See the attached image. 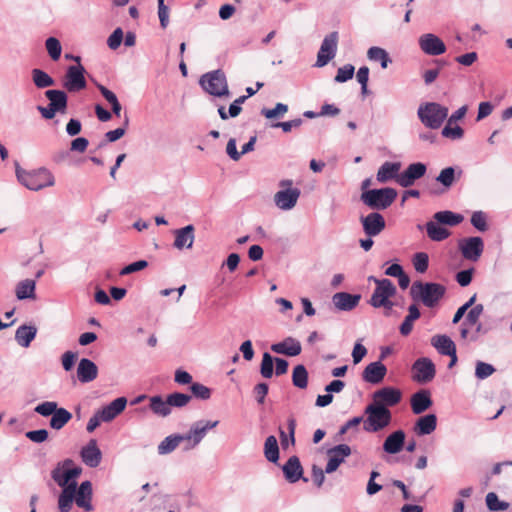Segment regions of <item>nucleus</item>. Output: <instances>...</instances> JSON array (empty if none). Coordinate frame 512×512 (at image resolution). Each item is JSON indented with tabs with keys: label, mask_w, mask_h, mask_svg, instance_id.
Returning <instances> with one entry per match:
<instances>
[{
	"label": "nucleus",
	"mask_w": 512,
	"mask_h": 512,
	"mask_svg": "<svg viewBox=\"0 0 512 512\" xmlns=\"http://www.w3.org/2000/svg\"><path fill=\"white\" fill-rule=\"evenodd\" d=\"M81 473L82 468L74 467L71 459H65L52 470V479L62 488L58 498L60 512H69L72 509L77 487L76 479Z\"/></svg>",
	"instance_id": "obj_1"
},
{
	"label": "nucleus",
	"mask_w": 512,
	"mask_h": 512,
	"mask_svg": "<svg viewBox=\"0 0 512 512\" xmlns=\"http://www.w3.org/2000/svg\"><path fill=\"white\" fill-rule=\"evenodd\" d=\"M15 174L17 180L24 187L32 191H39L55 185V178L53 174L44 167L25 170L18 162H15Z\"/></svg>",
	"instance_id": "obj_2"
},
{
	"label": "nucleus",
	"mask_w": 512,
	"mask_h": 512,
	"mask_svg": "<svg viewBox=\"0 0 512 512\" xmlns=\"http://www.w3.org/2000/svg\"><path fill=\"white\" fill-rule=\"evenodd\" d=\"M444 285L434 282L415 281L411 285L410 295L415 302H422L426 307L433 308L444 297Z\"/></svg>",
	"instance_id": "obj_3"
},
{
	"label": "nucleus",
	"mask_w": 512,
	"mask_h": 512,
	"mask_svg": "<svg viewBox=\"0 0 512 512\" xmlns=\"http://www.w3.org/2000/svg\"><path fill=\"white\" fill-rule=\"evenodd\" d=\"M365 414L367 417L364 420V430L367 432H379L388 427L392 421V413L388 408L372 403L366 406Z\"/></svg>",
	"instance_id": "obj_4"
},
{
	"label": "nucleus",
	"mask_w": 512,
	"mask_h": 512,
	"mask_svg": "<svg viewBox=\"0 0 512 512\" xmlns=\"http://www.w3.org/2000/svg\"><path fill=\"white\" fill-rule=\"evenodd\" d=\"M397 197V191L394 188L386 187L381 189H371L364 191L360 199L373 210H385L391 206Z\"/></svg>",
	"instance_id": "obj_5"
},
{
	"label": "nucleus",
	"mask_w": 512,
	"mask_h": 512,
	"mask_svg": "<svg viewBox=\"0 0 512 512\" xmlns=\"http://www.w3.org/2000/svg\"><path fill=\"white\" fill-rule=\"evenodd\" d=\"M417 115L426 127L438 129L448 116V108L436 102H427L419 106Z\"/></svg>",
	"instance_id": "obj_6"
},
{
	"label": "nucleus",
	"mask_w": 512,
	"mask_h": 512,
	"mask_svg": "<svg viewBox=\"0 0 512 512\" xmlns=\"http://www.w3.org/2000/svg\"><path fill=\"white\" fill-rule=\"evenodd\" d=\"M199 84L205 92L215 97L230 96L227 78L220 69L202 75Z\"/></svg>",
	"instance_id": "obj_7"
},
{
	"label": "nucleus",
	"mask_w": 512,
	"mask_h": 512,
	"mask_svg": "<svg viewBox=\"0 0 512 512\" xmlns=\"http://www.w3.org/2000/svg\"><path fill=\"white\" fill-rule=\"evenodd\" d=\"M218 420H205L201 419L191 424L187 433L183 434L184 438V451L195 449L206 437L207 433L217 427Z\"/></svg>",
	"instance_id": "obj_8"
},
{
	"label": "nucleus",
	"mask_w": 512,
	"mask_h": 512,
	"mask_svg": "<svg viewBox=\"0 0 512 512\" xmlns=\"http://www.w3.org/2000/svg\"><path fill=\"white\" fill-rule=\"evenodd\" d=\"M280 186L284 189L275 193V205L281 210H291L298 201L300 190L298 188H291L292 180H282Z\"/></svg>",
	"instance_id": "obj_9"
},
{
	"label": "nucleus",
	"mask_w": 512,
	"mask_h": 512,
	"mask_svg": "<svg viewBox=\"0 0 512 512\" xmlns=\"http://www.w3.org/2000/svg\"><path fill=\"white\" fill-rule=\"evenodd\" d=\"M376 284V288L369 301L374 308H380L384 304V300L391 298L396 294V287L389 279H377L374 276L368 278Z\"/></svg>",
	"instance_id": "obj_10"
},
{
	"label": "nucleus",
	"mask_w": 512,
	"mask_h": 512,
	"mask_svg": "<svg viewBox=\"0 0 512 512\" xmlns=\"http://www.w3.org/2000/svg\"><path fill=\"white\" fill-rule=\"evenodd\" d=\"M402 400V392L400 389L386 386L376 390L372 394V404L382 406L389 409L398 405Z\"/></svg>",
	"instance_id": "obj_11"
},
{
	"label": "nucleus",
	"mask_w": 512,
	"mask_h": 512,
	"mask_svg": "<svg viewBox=\"0 0 512 512\" xmlns=\"http://www.w3.org/2000/svg\"><path fill=\"white\" fill-rule=\"evenodd\" d=\"M85 68L78 65L69 66L63 80V87L68 92H78L86 87Z\"/></svg>",
	"instance_id": "obj_12"
},
{
	"label": "nucleus",
	"mask_w": 512,
	"mask_h": 512,
	"mask_svg": "<svg viewBox=\"0 0 512 512\" xmlns=\"http://www.w3.org/2000/svg\"><path fill=\"white\" fill-rule=\"evenodd\" d=\"M338 44V33L331 32L322 41L317 54L316 66L323 67L327 65L336 55Z\"/></svg>",
	"instance_id": "obj_13"
},
{
	"label": "nucleus",
	"mask_w": 512,
	"mask_h": 512,
	"mask_svg": "<svg viewBox=\"0 0 512 512\" xmlns=\"http://www.w3.org/2000/svg\"><path fill=\"white\" fill-rule=\"evenodd\" d=\"M413 380L418 383L430 382L436 374L434 363L427 357L417 359L413 366Z\"/></svg>",
	"instance_id": "obj_14"
},
{
	"label": "nucleus",
	"mask_w": 512,
	"mask_h": 512,
	"mask_svg": "<svg viewBox=\"0 0 512 512\" xmlns=\"http://www.w3.org/2000/svg\"><path fill=\"white\" fill-rule=\"evenodd\" d=\"M360 223L366 236L376 237L384 231L386 222L382 214L377 211L360 217Z\"/></svg>",
	"instance_id": "obj_15"
},
{
	"label": "nucleus",
	"mask_w": 512,
	"mask_h": 512,
	"mask_svg": "<svg viewBox=\"0 0 512 512\" xmlns=\"http://www.w3.org/2000/svg\"><path fill=\"white\" fill-rule=\"evenodd\" d=\"M459 250L465 259L475 262L483 253V240L478 236L464 238L459 241Z\"/></svg>",
	"instance_id": "obj_16"
},
{
	"label": "nucleus",
	"mask_w": 512,
	"mask_h": 512,
	"mask_svg": "<svg viewBox=\"0 0 512 512\" xmlns=\"http://www.w3.org/2000/svg\"><path fill=\"white\" fill-rule=\"evenodd\" d=\"M351 448L347 444H339L327 451L328 462L325 467V472L331 474L335 472L338 467L344 462L345 458L351 455Z\"/></svg>",
	"instance_id": "obj_17"
},
{
	"label": "nucleus",
	"mask_w": 512,
	"mask_h": 512,
	"mask_svg": "<svg viewBox=\"0 0 512 512\" xmlns=\"http://www.w3.org/2000/svg\"><path fill=\"white\" fill-rule=\"evenodd\" d=\"M426 171L427 167L424 163H412L397 176V183L404 188L410 187L416 180L422 178Z\"/></svg>",
	"instance_id": "obj_18"
},
{
	"label": "nucleus",
	"mask_w": 512,
	"mask_h": 512,
	"mask_svg": "<svg viewBox=\"0 0 512 512\" xmlns=\"http://www.w3.org/2000/svg\"><path fill=\"white\" fill-rule=\"evenodd\" d=\"M420 49L427 55L438 56L446 51L445 43L435 34L426 33L418 39Z\"/></svg>",
	"instance_id": "obj_19"
},
{
	"label": "nucleus",
	"mask_w": 512,
	"mask_h": 512,
	"mask_svg": "<svg viewBox=\"0 0 512 512\" xmlns=\"http://www.w3.org/2000/svg\"><path fill=\"white\" fill-rule=\"evenodd\" d=\"M173 247L177 250L191 249L195 241V227L189 224L173 231Z\"/></svg>",
	"instance_id": "obj_20"
},
{
	"label": "nucleus",
	"mask_w": 512,
	"mask_h": 512,
	"mask_svg": "<svg viewBox=\"0 0 512 512\" xmlns=\"http://www.w3.org/2000/svg\"><path fill=\"white\" fill-rule=\"evenodd\" d=\"M126 405L127 399L125 397H118L102 409H99V416L103 422H111L124 411Z\"/></svg>",
	"instance_id": "obj_21"
},
{
	"label": "nucleus",
	"mask_w": 512,
	"mask_h": 512,
	"mask_svg": "<svg viewBox=\"0 0 512 512\" xmlns=\"http://www.w3.org/2000/svg\"><path fill=\"white\" fill-rule=\"evenodd\" d=\"M80 455L85 465L91 468L97 467L102 459V453L95 439H91L88 444L81 449Z\"/></svg>",
	"instance_id": "obj_22"
},
{
	"label": "nucleus",
	"mask_w": 512,
	"mask_h": 512,
	"mask_svg": "<svg viewBox=\"0 0 512 512\" xmlns=\"http://www.w3.org/2000/svg\"><path fill=\"white\" fill-rule=\"evenodd\" d=\"M92 500V484L90 481H84L80 486L76 487L74 501L76 505L89 512L93 509Z\"/></svg>",
	"instance_id": "obj_23"
},
{
	"label": "nucleus",
	"mask_w": 512,
	"mask_h": 512,
	"mask_svg": "<svg viewBox=\"0 0 512 512\" xmlns=\"http://www.w3.org/2000/svg\"><path fill=\"white\" fill-rule=\"evenodd\" d=\"M387 368L381 361H375L366 366L363 371L362 377L363 380L371 383L378 384L382 382L384 377L386 376Z\"/></svg>",
	"instance_id": "obj_24"
},
{
	"label": "nucleus",
	"mask_w": 512,
	"mask_h": 512,
	"mask_svg": "<svg viewBox=\"0 0 512 512\" xmlns=\"http://www.w3.org/2000/svg\"><path fill=\"white\" fill-rule=\"evenodd\" d=\"M98 376L97 365L88 358H82L77 367V378L81 383H89Z\"/></svg>",
	"instance_id": "obj_25"
},
{
	"label": "nucleus",
	"mask_w": 512,
	"mask_h": 512,
	"mask_svg": "<svg viewBox=\"0 0 512 512\" xmlns=\"http://www.w3.org/2000/svg\"><path fill=\"white\" fill-rule=\"evenodd\" d=\"M271 350L277 354L293 357L301 353L302 347L298 340L292 337H287L281 342L272 344Z\"/></svg>",
	"instance_id": "obj_26"
},
{
	"label": "nucleus",
	"mask_w": 512,
	"mask_h": 512,
	"mask_svg": "<svg viewBox=\"0 0 512 512\" xmlns=\"http://www.w3.org/2000/svg\"><path fill=\"white\" fill-rule=\"evenodd\" d=\"M360 298V295L338 292L333 295L332 302L340 311H351L359 304Z\"/></svg>",
	"instance_id": "obj_27"
},
{
	"label": "nucleus",
	"mask_w": 512,
	"mask_h": 512,
	"mask_svg": "<svg viewBox=\"0 0 512 512\" xmlns=\"http://www.w3.org/2000/svg\"><path fill=\"white\" fill-rule=\"evenodd\" d=\"M411 408L414 414L419 415L429 409L433 402L428 390H420L411 397Z\"/></svg>",
	"instance_id": "obj_28"
},
{
	"label": "nucleus",
	"mask_w": 512,
	"mask_h": 512,
	"mask_svg": "<svg viewBox=\"0 0 512 512\" xmlns=\"http://www.w3.org/2000/svg\"><path fill=\"white\" fill-rule=\"evenodd\" d=\"M405 432L403 430H396L392 432L383 443V450L388 454L399 453L405 444Z\"/></svg>",
	"instance_id": "obj_29"
},
{
	"label": "nucleus",
	"mask_w": 512,
	"mask_h": 512,
	"mask_svg": "<svg viewBox=\"0 0 512 512\" xmlns=\"http://www.w3.org/2000/svg\"><path fill=\"white\" fill-rule=\"evenodd\" d=\"M15 296L18 300H36V280L23 279L15 286Z\"/></svg>",
	"instance_id": "obj_30"
},
{
	"label": "nucleus",
	"mask_w": 512,
	"mask_h": 512,
	"mask_svg": "<svg viewBox=\"0 0 512 512\" xmlns=\"http://www.w3.org/2000/svg\"><path fill=\"white\" fill-rule=\"evenodd\" d=\"M283 473L290 483L297 482L303 475V468L297 456H291L283 465Z\"/></svg>",
	"instance_id": "obj_31"
},
{
	"label": "nucleus",
	"mask_w": 512,
	"mask_h": 512,
	"mask_svg": "<svg viewBox=\"0 0 512 512\" xmlns=\"http://www.w3.org/2000/svg\"><path fill=\"white\" fill-rule=\"evenodd\" d=\"M437 427V417L435 414H426L417 419L414 431L417 435H429L435 431Z\"/></svg>",
	"instance_id": "obj_32"
},
{
	"label": "nucleus",
	"mask_w": 512,
	"mask_h": 512,
	"mask_svg": "<svg viewBox=\"0 0 512 512\" xmlns=\"http://www.w3.org/2000/svg\"><path fill=\"white\" fill-rule=\"evenodd\" d=\"M46 98L58 113H65L67 109L68 97L62 90L51 89L45 92Z\"/></svg>",
	"instance_id": "obj_33"
},
{
	"label": "nucleus",
	"mask_w": 512,
	"mask_h": 512,
	"mask_svg": "<svg viewBox=\"0 0 512 512\" xmlns=\"http://www.w3.org/2000/svg\"><path fill=\"white\" fill-rule=\"evenodd\" d=\"M37 328L34 325H21L15 332V340L21 347L27 348L35 339Z\"/></svg>",
	"instance_id": "obj_34"
},
{
	"label": "nucleus",
	"mask_w": 512,
	"mask_h": 512,
	"mask_svg": "<svg viewBox=\"0 0 512 512\" xmlns=\"http://www.w3.org/2000/svg\"><path fill=\"white\" fill-rule=\"evenodd\" d=\"M431 345L441 355L453 354L456 349V345L453 340L444 334H437L431 338Z\"/></svg>",
	"instance_id": "obj_35"
},
{
	"label": "nucleus",
	"mask_w": 512,
	"mask_h": 512,
	"mask_svg": "<svg viewBox=\"0 0 512 512\" xmlns=\"http://www.w3.org/2000/svg\"><path fill=\"white\" fill-rule=\"evenodd\" d=\"M425 227L427 236L429 237V239L435 242H441L451 235L450 231L447 228L439 224L434 219L428 221Z\"/></svg>",
	"instance_id": "obj_36"
},
{
	"label": "nucleus",
	"mask_w": 512,
	"mask_h": 512,
	"mask_svg": "<svg viewBox=\"0 0 512 512\" xmlns=\"http://www.w3.org/2000/svg\"><path fill=\"white\" fill-rule=\"evenodd\" d=\"M401 168L400 162H385L378 169L376 179L380 183H385L390 179L397 178L398 172Z\"/></svg>",
	"instance_id": "obj_37"
},
{
	"label": "nucleus",
	"mask_w": 512,
	"mask_h": 512,
	"mask_svg": "<svg viewBox=\"0 0 512 512\" xmlns=\"http://www.w3.org/2000/svg\"><path fill=\"white\" fill-rule=\"evenodd\" d=\"M432 219L437 221L442 226L447 225V226L453 227V226H457L458 224H460L464 220V217L461 214L454 213L449 210H444V211L436 212L433 215Z\"/></svg>",
	"instance_id": "obj_38"
},
{
	"label": "nucleus",
	"mask_w": 512,
	"mask_h": 512,
	"mask_svg": "<svg viewBox=\"0 0 512 512\" xmlns=\"http://www.w3.org/2000/svg\"><path fill=\"white\" fill-rule=\"evenodd\" d=\"M420 315L417 305L412 304L408 307V314L399 328L401 335L408 336L412 332L414 322L420 318Z\"/></svg>",
	"instance_id": "obj_39"
},
{
	"label": "nucleus",
	"mask_w": 512,
	"mask_h": 512,
	"mask_svg": "<svg viewBox=\"0 0 512 512\" xmlns=\"http://www.w3.org/2000/svg\"><path fill=\"white\" fill-rule=\"evenodd\" d=\"M461 175V169H458L456 173L454 167H446L440 171L439 175L436 177V181L442 184L446 189H449L457 179L461 178Z\"/></svg>",
	"instance_id": "obj_40"
},
{
	"label": "nucleus",
	"mask_w": 512,
	"mask_h": 512,
	"mask_svg": "<svg viewBox=\"0 0 512 512\" xmlns=\"http://www.w3.org/2000/svg\"><path fill=\"white\" fill-rule=\"evenodd\" d=\"M184 443L183 434H172L164 438L158 445V453L166 455L173 452L180 443Z\"/></svg>",
	"instance_id": "obj_41"
},
{
	"label": "nucleus",
	"mask_w": 512,
	"mask_h": 512,
	"mask_svg": "<svg viewBox=\"0 0 512 512\" xmlns=\"http://www.w3.org/2000/svg\"><path fill=\"white\" fill-rule=\"evenodd\" d=\"M72 414L63 407H58L50 419V427L54 430L62 429L70 420Z\"/></svg>",
	"instance_id": "obj_42"
},
{
	"label": "nucleus",
	"mask_w": 512,
	"mask_h": 512,
	"mask_svg": "<svg viewBox=\"0 0 512 512\" xmlns=\"http://www.w3.org/2000/svg\"><path fill=\"white\" fill-rule=\"evenodd\" d=\"M264 455L272 463L279 460V447L275 436H268L264 443Z\"/></svg>",
	"instance_id": "obj_43"
},
{
	"label": "nucleus",
	"mask_w": 512,
	"mask_h": 512,
	"mask_svg": "<svg viewBox=\"0 0 512 512\" xmlns=\"http://www.w3.org/2000/svg\"><path fill=\"white\" fill-rule=\"evenodd\" d=\"M31 74L34 85L39 89L51 87L55 84L54 79L41 69L35 68Z\"/></svg>",
	"instance_id": "obj_44"
},
{
	"label": "nucleus",
	"mask_w": 512,
	"mask_h": 512,
	"mask_svg": "<svg viewBox=\"0 0 512 512\" xmlns=\"http://www.w3.org/2000/svg\"><path fill=\"white\" fill-rule=\"evenodd\" d=\"M150 409L156 415L166 417L171 413L168 399L164 400L161 396H153L150 398Z\"/></svg>",
	"instance_id": "obj_45"
},
{
	"label": "nucleus",
	"mask_w": 512,
	"mask_h": 512,
	"mask_svg": "<svg viewBox=\"0 0 512 512\" xmlns=\"http://www.w3.org/2000/svg\"><path fill=\"white\" fill-rule=\"evenodd\" d=\"M292 383L299 389H306L308 386V372L304 365L299 364L292 372Z\"/></svg>",
	"instance_id": "obj_46"
},
{
	"label": "nucleus",
	"mask_w": 512,
	"mask_h": 512,
	"mask_svg": "<svg viewBox=\"0 0 512 512\" xmlns=\"http://www.w3.org/2000/svg\"><path fill=\"white\" fill-rule=\"evenodd\" d=\"M367 57L371 61H379L381 63V67L383 69L388 67V64L391 62L388 53L386 50L380 47H370L367 51Z\"/></svg>",
	"instance_id": "obj_47"
},
{
	"label": "nucleus",
	"mask_w": 512,
	"mask_h": 512,
	"mask_svg": "<svg viewBox=\"0 0 512 512\" xmlns=\"http://www.w3.org/2000/svg\"><path fill=\"white\" fill-rule=\"evenodd\" d=\"M485 501L487 508L490 511H504L507 510L510 506L508 502L499 500L498 495L494 492H489L486 495Z\"/></svg>",
	"instance_id": "obj_48"
},
{
	"label": "nucleus",
	"mask_w": 512,
	"mask_h": 512,
	"mask_svg": "<svg viewBox=\"0 0 512 512\" xmlns=\"http://www.w3.org/2000/svg\"><path fill=\"white\" fill-rule=\"evenodd\" d=\"M167 399H168V404H169L170 408L171 407L181 408V407L186 406L190 402L192 397L188 394L176 392V393H172V394L168 395Z\"/></svg>",
	"instance_id": "obj_49"
},
{
	"label": "nucleus",
	"mask_w": 512,
	"mask_h": 512,
	"mask_svg": "<svg viewBox=\"0 0 512 512\" xmlns=\"http://www.w3.org/2000/svg\"><path fill=\"white\" fill-rule=\"evenodd\" d=\"M45 46L52 60L56 61L60 58L62 47L58 39L49 37L45 42Z\"/></svg>",
	"instance_id": "obj_50"
},
{
	"label": "nucleus",
	"mask_w": 512,
	"mask_h": 512,
	"mask_svg": "<svg viewBox=\"0 0 512 512\" xmlns=\"http://www.w3.org/2000/svg\"><path fill=\"white\" fill-rule=\"evenodd\" d=\"M275 359L268 353L265 352L262 357L260 366V373L264 378H271L273 376V363Z\"/></svg>",
	"instance_id": "obj_51"
},
{
	"label": "nucleus",
	"mask_w": 512,
	"mask_h": 512,
	"mask_svg": "<svg viewBox=\"0 0 512 512\" xmlns=\"http://www.w3.org/2000/svg\"><path fill=\"white\" fill-rule=\"evenodd\" d=\"M58 409V404L57 402H54V401H44L40 404H38L35 408H34V411L43 416V417H48V416H51L54 414V412Z\"/></svg>",
	"instance_id": "obj_52"
},
{
	"label": "nucleus",
	"mask_w": 512,
	"mask_h": 512,
	"mask_svg": "<svg viewBox=\"0 0 512 512\" xmlns=\"http://www.w3.org/2000/svg\"><path fill=\"white\" fill-rule=\"evenodd\" d=\"M288 111V106L283 103H277L272 109L263 108L261 114L267 119H274L282 117Z\"/></svg>",
	"instance_id": "obj_53"
},
{
	"label": "nucleus",
	"mask_w": 512,
	"mask_h": 512,
	"mask_svg": "<svg viewBox=\"0 0 512 512\" xmlns=\"http://www.w3.org/2000/svg\"><path fill=\"white\" fill-rule=\"evenodd\" d=\"M413 265L418 273H425L429 265V257L425 252H418L413 257Z\"/></svg>",
	"instance_id": "obj_54"
},
{
	"label": "nucleus",
	"mask_w": 512,
	"mask_h": 512,
	"mask_svg": "<svg viewBox=\"0 0 512 512\" xmlns=\"http://www.w3.org/2000/svg\"><path fill=\"white\" fill-rule=\"evenodd\" d=\"M295 421L293 419L288 422L289 435H287L283 430H280V440L283 448H287L290 444L294 445L295 443Z\"/></svg>",
	"instance_id": "obj_55"
},
{
	"label": "nucleus",
	"mask_w": 512,
	"mask_h": 512,
	"mask_svg": "<svg viewBox=\"0 0 512 512\" xmlns=\"http://www.w3.org/2000/svg\"><path fill=\"white\" fill-rule=\"evenodd\" d=\"M495 368L488 363L478 361L475 367L476 378L483 380L491 376L495 372Z\"/></svg>",
	"instance_id": "obj_56"
},
{
	"label": "nucleus",
	"mask_w": 512,
	"mask_h": 512,
	"mask_svg": "<svg viewBox=\"0 0 512 512\" xmlns=\"http://www.w3.org/2000/svg\"><path fill=\"white\" fill-rule=\"evenodd\" d=\"M355 68L351 64H346L343 67H340L337 70V74L335 76V81L338 83L346 82L351 79L354 75Z\"/></svg>",
	"instance_id": "obj_57"
},
{
	"label": "nucleus",
	"mask_w": 512,
	"mask_h": 512,
	"mask_svg": "<svg viewBox=\"0 0 512 512\" xmlns=\"http://www.w3.org/2000/svg\"><path fill=\"white\" fill-rule=\"evenodd\" d=\"M484 306L482 304L474 305L467 313L464 324L476 325L479 321L481 314L483 313Z\"/></svg>",
	"instance_id": "obj_58"
},
{
	"label": "nucleus",
	"mask_w": 512,
	"mask_h": 512,
	"mask_svg": "<svg viewBox=\"0 0 512 512\" xmlns=\"http://www.w3.org/2000/svg\"><path fill=\"white\" fill-rule=\"evenodd\" d=\"M190 389H191L192 394L196 398H199L202 400H207L211 397V390L207 386H205L201 383H198V382L192 383Z\"/></svg>",
	"instance_id": "obj_59"
},
{
	"label": "nucleus",
	"mask_w": 512,
	"mask_h": 512,
	"mask_svg": "<svg viewBox=\"0 0 512 512\" xmlns=\"http://www.w3.org/2000/svg\"><path fill=\"white\" fill-rule=\"evenodd\" d=\"M452 124H448L443 128L442 135L446 138H450L453 140L461 139L464 135L463 129L456 125L454 127L451 126Z\"/></svg>",
	"instance_id": "obj_60"
},
{
	"label": "nucleus",
	"mask_w": 512,
	"mask_h": 512,
	"mask_svg": "<svg viewBox=\"0 0 512 512\" xmlns=\"http://www.w3.org/2000/svg\"><path fill=\"white\" fill-rule=\"evenodd\" d=\"M148 266V262L146 260H139L136 262H133L120 271L121 276L129 275L138 271H141L145 269Z\"/></svg>",
	"instance_id": "obj_61"
},
{
	"label": "nucleus",
	"mask_w": 512,
	"mask_h": 512,
	"mask_svg": "<svg viewBox=\"0 0 512 512\" xmlns=\"http://www.w3.org/2000/svg\"><path fill=\"white\" fill-rule=\"evenodd\" d=\"M158 2V17L162 28H166L169 24V7L165 5L164 0Z\"/></svg>",
	"instance_id": "obj_62"
},
{
	"label": "nucleus",
	"mask_w": 512,
	"mask_h": 512,
	"mask_svg": "<svg viewBox=\"0 0 512 512\" xmlns=\"http://www.w3.org/2000/svg\"><path fill=\"white\" fill-rule=\"evenodd\" d=\"M471 224L479 231L487 230L486 216L483 212L477 211L472 214Z\"/></svg>",
	"instance_id": "obj_63"
},
{
	"label": "nucleus",
	"mask_w": 512,
	"mask_h": 512,
	"mask_svg": "<svg viewBox=\"0 0 512 512\" xmlns=\"http://www.w3.org/2000/svg\"><path fill=\"white\" fill-rule=\"evenodd\" d=\"M123 40V31L121 28H116L113 33L108 37L107 45L110 49L116 50Z\"/></svg>",
	"instance_id": "obj_64"
}]
</instances>
